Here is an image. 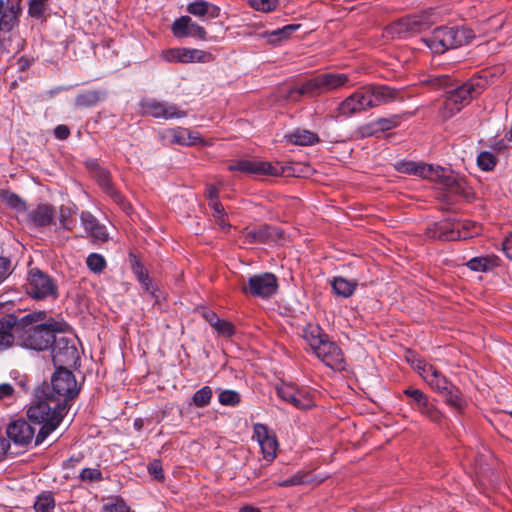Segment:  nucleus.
I'll return each instance as SVG.
<instances>
[{"instance_id":"f257e3e1","label":"nucleus","mask_w":512,"mask_h":512,"mask_svg":"<svg viewBox=\"0 0 512 512\" xmlns=\"http://www.w3.org/2000/svg\"><path fill=\"white\" fill-rule=\"evenodd\" d=\"M66 324L53 318L46 319L45 312L31 313L19 320V344L43 351L51 347L55 334L65 331Z\"/></svg>"},{"instance_id":"f03ea898","label":"nucleus","mask_w":512,"mask_h":512,"mask_svg":"<svg viewBox=\"0 0 512 512\" xmlns=\"http://www.w3.org/2000/svg\"><path fill=\"white\" fill-rule=\"evenodd\" d=\"M398 91L388 86L368 85L345 98L338 107L343 116H351L397 99Z\"/></svg>"},{"instance_id":"7ed1b4c3","label":"nucleus","mask_w":512,"mask_h":512,"mask_svg":"<svg viewBox=\"0 0 512 512\" xmlns=\"http://www.w3.org/2000/svg\"><path fill=\"white\" fill-rule=\"evenodd\" d=\"M66 404L56 402L53 395H46L30 405L27 417L32 424L40 425L35 437V445L41 444L62 422L66 413Z\"/></svg>"},{"instance_id":"20e7f679","label":"nucleus","mask_w":512,"mask_h":512,"mask_svg":"<svg viewBox=\"0 0 512 512\" xmlns=\"http://www.w3.org/2000/svg\"><path fill=\"white\" fill-rule=\"evenodd\" d=\"M303 338L315 355L329 368L337 371L345 369L342 350L323 333L318 325H308L303 331Z\"/></svg>"},{"instance_id":"39448f33","label":"nucleus","mask_w":512,"mask_h":512,"mask_svg":"<svg viewBox=\"0 0 512 512\" xmlns=\"http://www.w3.org/2000/svg\"><path fill=\"white\" fill-rule=\"evenodd\" d=\"M349 77L344 73H321L304 82L300 87L290 89L288 99L297 101L301 96L316 97L345 86Z\"/></svg>"},{"instance_id":"423d86ee","label":"nucleus","mask_w":512,"mask_h":512,"mask_svg":"<svg viewBox=\"0 0 512 512\" xmlns=\"http://www.w3.org/2000/svg\"><path fill=\"white\" fill-rule=\"evenodd\" d=\"M473 38V32L464 27H439L425 41L433 52L443 53L448 49L468 44Z\"/></svg>"},{"instance_id":"0eeeda50","label":"nucleus","mask_w":512,"mask_h":512,"mask_svg":"<svg viewBox=\"0 0 512 512\" xmlns=\"http://www.w3.org/2000/svg\"><path fill=\"white\" fill-rule=\"evenodd\" d=\"M27 281V291L32 298L37 300H54L58 297L56 280L39 268L30 269Z\"/></svg>"},{"instance_id":"6e6552de","label":"nucleus","mask_w":512,"mask_h":512,"mask_svg":"<svg viewBox=\"0 0 512 512\" xmlns=\"http://www.w3.org/2000/svg\"><path fill=\"white\" fill-rule=\"evenodd\" d=\"M52 391L47 395H53L56 402H63L66 405L68 401L76 397L79 393V387L74 374L66 368L59 367L51 378Z\"/></svg>"},{"instance_id":"1a4fd4ad","label":"nucleus","mask_w":512,"mask_h":512,"mask_svg":"<svg viewBox=\"0 0 512 512\" xmlns=\"http://www.w3.org/2000/svg\"><path fill=\"white\" fill-rule=\"evenodd\" d=\"M228 170L240 171L254 176H281L285 173V168L281 163L260 159H241L229 165Z\"/></svg>"},{"instance_id":"9d476101","label":"nucleus","mask_w":512,"mask_h":512,"mask_svg":"<svg viewBox=\"0 0 512 512\" xmlns=\"http://www.w3.org/2000/svg\"><path fill=\"white\" fill-rule=\"evenodd\" d=\"M433 16V11H425L421 14L402 18L390 26V33L401 38L422 32L434 23Z\"/></svg>"},{"instance_id":"9b49d317","label":"nucleus","mask_w":512,"mask_h":512,"mask_svg":"<svg viewBox=\"0 0 512 512\" xmlns=\"http://www.w3.org/2000/svg\"><path fill=\"white\" fill-rule=\"evenodd\" d=\"M278 281L272 273H261L249 277L247 284L242 285V291L254 297L269 298L276 293Z\"/></svg>"},{"instance_id":"f8f14e48","label":"nucleus","mask_w":512,"mask_h":512,"mask_svg":"<svg viewBox=\"0 0 512 512\" xmlns=\"http://www.w3.org/2000/svg\"><path fill=\"white\" fill-rule=\"evenodd\" d=\"M52 360L55 365H74L78 358L79 353L72 338L64 335H57L52 341Z\"/></svg>"},{"instance_id":"ddd939ff","label":"nucleus","mask_w":512,"mask_h":512,"mask_svg":"<svg viewBox=\"0 0 512 512\" xmlns=\"http://www.w3.org/2000/svg\"><path fill=\"white\" fill-rule=\"evenodd\" d=\"M139 105L143 114L154 118L170 120L184 118L187 115V113L181 110L177 105L161 102L153 98H143Z\"/></svg>"},{"instance_id":"4468645a","label":"nucleus","mask_w":512,"mask_h":512,"mask_svg":"<svg viewBox=\"0 0 512 512\" xmlns=\"http://www.w3.org/2000/svg\"><path fill=\"white\" fill-rule=\"evenodd\" d=\"M161 138L169 144L181 146L208 145V142H206L197 131L180 126L165 129L161 132Z\"/></svg>"},{"instance_id":"2eb2a0df","label":"nucleus","mask_w":512,"mask_h":512,"mask_svg":"<svg viewBox=\"0 0 512 512\" xmlns=\"http://www.w3.org/2000/svg\"><path fill=\"white\" fill-rule=\"evenodd\" d=\"M277 395L297 409H309L314 406L308 392L299 390L292 383H281L276 387Z\"/></svg>"},{"instance_id":"dca6fc26","label":"nucleus","mask_w":512,"mask_h":512,"mask_svg":"<svg viewBox=\"0 0 512 512\" xmlns=\"http://www.w3.org/2000/svg\"><path fill=\"white\" fill-rule=\"evenodd\" d=\"M253 438L258 442L263 458L268 462L277 456L278 441L275 434L264 424L257 423L253 426Z\"/></svg>"},{"instance_id":"f3484780","label":"nucleus","mask_w":512,"mask_h":512,"mask_svg":"<svg viewBox=\"0 0 512 512\" xmlns=\"http://www.w3.org/2000/svg\"><path fill=\"white\" fill-rule=\"evenodd\" d=\"M485 88V81L479 77L471 79L454 90L447 92V95L455 99L462 108L477 97Z\"/></svg>"},{"instance_id":"a211bd4d","label":"nucleus","mask_w":512,"mask_h":512,"mask_svg":"<svg viewBox=\"0 0 512 512\" xmlns=\"http://www.w3.org/2000/svg\"><path fill=\"white\" fill-rule=\"evenodd\" d=\"M171 30L176 38L192 37L205 40L207 35L205 28L194 22L189 16L177 18L173 22Z\"/></svg>"},{"instance_id":"6ab92c4d","label":"nucleus","mask_w":512,"mask_h":512,"mask_svg":"<svg viewBox=\"0 0 512 512\" xmlns=\"http://www.w3.org/2000/svg\"><path fill=\"white\" fill-rule=\"evenodd\" d=\"M8 438L17 445H28L35 439V428L31 422L18 419L11 422L6 429Z\"/></svg>"},{"instance_id":"aec40b11","label":"nucleus","mask_w":512,"mask_h":512,"mask_svg":"<svg viewBox=\"0 0 512 512\" xmlns=\"http://www.w3.org/2000/svg\"><path fill=\"white\" fill-rule=\"evenodd\" d=\"M246 243H269L276 242L283 237V232L274 226L260 225L252 229H245L243 233Z\"/></svg>"},{"instance_id":"412c9836","label":"nucleus","mask_w":512,"mask_h":512,"mask_svg":"<svg viewBox=\"0 0 512 512\" xmlns=\"http://www.w3.org/2000/svg\"><path fill=\"white\" fill-rule=\"evenodd\" d=\"M19 319L13 314H8L0 319V350L11 347L14 340L19 341Z\"/></svg>"},{"instance_id":"4be33fe9","label":"nucleus","mask_w":512,"mask_h":512,"mask_svg":"<svg viewBox=\"0 0 512 512\" xmlns=\"http://www.w3.org/2000/svg\"><path fill=\"white\" fill-rule=\"evenodd\" d=\"M22 0H7V8L0 14V30L3 32L12 31L19 23L22 13Z\"/></svg>"},{"instance_id":"5701e85b","label":"nucleus","mask_w":512,"mask_h":512,"mask_svg":"<svg viewBox=\"0 0 512 512\" xmlns=\"http://www.w3.org/2000/svg\"><path fill=\"white\" fill-rule=\"evenodd\" d=\"M187 12L202 19H215L220 15V8L210 2L197 0L187 5Z\"/></svg>"},{"instance_id":"b1692460","label":"nucleus","mask_w":512,"mask_h":512,"mask_svg":"<svg viewBox=\"0 0 512 512\" xmlns=\"http://www.w3.org/2000/svg\"><path fill=\"white\" fill-rule=\"evenodd\" d=\"M284 140L289 144L298 146H310L320 141L319 136L316 133L300 128L285 134Z\"/></svg>"},{"instance_id":"393cba45","label":"nucleus","mask_w":512,"mask_h":512,"mask_svg":"<svg viewBox=\"0 0 512 512\" xmlns=\"http://www.w3.org/2000/svg\"><path fill=\"white\" fill-rule=\"evenodd\" d=\"M29 218L36 226H47L51 224L54 219V210L52 206L48 204H41L30 212Z\"/></svg>"},{"instance_id":"a878e982","label":"nucleus","mask_w":512,"mask_h":512,"mask_svg":"<svg viewBox=\"0 0 512 512\" xmlns=\"http://www.w3.org/2000/svg\"><path fill=\"white\" fill-rule=\"evenodd\" d=\"M443 186L453 194L462 195L468 198L471 192L468 188L467 182L464 178L457 177L452 173H448L447 177L444 178Z\"/></svg>"},{"instance_id":"bb28decb","label":"nucleus","mask_w":512,"mask_h":512,"mask_svg":"<svg viewBox=\"0 0 512 512\" xmlns=\"http://www.w3.org/2000/svg\"><path fill=\"white\" fill-rule=\"evenodd\" d=\"M399 123V118L393 116L391 118H379L363 128L364 135H373L377 132H384L396 127Z\"/></svg>"},{"instance_id":"cd10ccee","label":"nucleus","mask_w":512,"mask_h":512,"mask_svg":"<svg viewBox=\"0 0 512 512\" xmlns=\"http://www.w3.org/2000/svg\"><path fill=\"white\" fill-rule=\"evenodd\" d=\"M299 27L300 25L298 24H289L270 32H264L262 36L266 38L269 43L276 45L282 42L283 40L288 39L290 35L293 32H295Z\"/></svg>"},{"instance_id":"c85d7f7f","label":"nucleus","mask_w":512,"mask_h":512,"mask_svg":"<svg viewBox=\"0 0 512 512\" xmlns=\"http://www.w3.org/2000/svg\"><path fill=\"white\" fill-rule=\"evenodd\" d=\"M331 285L335 294L343 298H348L354 293L357 282L338 276L332 280Z\"/></svg>"},{"instance_id":"c756f323","label":"nucleus","mask_w":512,"mask_h":512,"mask_svg":"<svg viewBox=\"0 0 512 512\" xmlns=\"http://www.w3.org/2000/svg\"><path fill=\"white\" fill-rule=\"evenodd\" d=\"M213 56L210 52L196 48L183 47V63H207L212 61Z\"/></svg>"},{"instance_id":"7c9ffc66","label":"nucleus","mask_w":512,"mask_h":512,"mask_svg":"<svg viewBox=\"0 0 512 512\" xmlns=\"http://www.w3.org/2000/svg\"><path fill=\"white\" fill-rule=\"evenodd\" d=\"M420 169V177L440 183L442 185L444 184V178H446L448 175L446 170L440 166L435 167L429 164H422Z\"/></svg>"},{"instance_id":"2f4dec72","label":"nucleus","mask_w":512,"mask_h":512,"mask_svg":"<svg viewBox=\"0 0 512 512\" xmlns=\"http://www.w3.org/2000/svg\"><path fill=\"white\" fill-rule=\"evenodd\" d=\"M55 499L51 492L44 491L40 493L34 502L35 512H54L55 511Z\"/></svg>"},{"instance_id":"473e14b6","label":"nucleus","mask_w":512,"mask_h":512,"mask_svg":"<svg viewBox=\"0 0 512 512\" xmlns=\"http://www.w3.org/2000/svg\"><path fill=\"white\" fill-rule=\"evenodd\" d=\"M466 265L473 271L486 272L489 269L497 266V258L488 256L475 257L470 259Z\"/></svg>"},{"instance_id":"72a5a7b5","label":"nucleus","mask_w":512,"mask_h":512,"mask_svg":"<svg viewBox=\"0 0 512 512\" xmlns=\"http://www.w3.org/2000/svg\"><path fill=\"white\" fill-rule=\"evenodd\" d=\"M441 395L445 398V401L449 406L459 411L462 410L466 404L462 397V393L453 384L445 390V392H442Z\"/></svg>"},{"instance_id":"f704fd0d","label":"nucleus","mask_w":512,"mask_h":512,"mask_svg":"<svg viewBox=\"0 0 512 512\" xmlns=\"http://www.w3.org/2000/svg\"><path fill=\"white\" fill-rule=\"evenodd\" d=\"M104 98V94L100 91L89 90L80 93L75 98V104L78 107H91L96 105Z\"/></svg>"},{"instance_id":"c9c22d12","label":"nucleus","mask_w":512,"mask_h":512,"mask_svg":"<svg viewBox=\"0 0 512 512\" xmlns=\"http://www.w3.org/2000/svg\"><path fill=\"white\" fill-rule=\"evenodd\" d=\"M431 373V379H429L427 384L439 394L445 392V390H447L452 385V383L438 370L432 371Z\"/></svg>"},{"instance_id":"e433bc0d","label":"nucleus","mask_w":512,"mask_h":512,"mask_svg":"<svg viewBox=\"0 0 512 512\" xmlns=\"http://www.w3.org/2000/svg\"><path fill=\"white\" fill-rule=\"evenodd\" d=\"M213 392L209 386H204L193 395V403L197 407H205L210 404Z\"/></svg>"},{"instance_id":"4c0bfd02","label":"nucleus","mask_w":512,"mask_h":512,"mask_svg":"<svg viewBox=\"0 0 512 512\" xmlns=\"http://www.w3.org/2000/svg\"><path fill=\"white\" fill-rule=\"evenodd\" d=\"M219 191L214 185H208L206 188V196L209 199V207L215 211V214L223 212V206L218 199Z\"/></svg>"},{"instance_id":"58836bf2","label":"nucleus","mask_w":512,"mask_h":512,"mask_svg":"<svg viewBox=\"0 0 512 512\" xmlns=\"http://www.w3.org/2000/svg\"><path fill=\"white\" fill-rule=\"evenodd\" d=\"M461 109L462 105H459L455 99L447 95L440 113L444 119H448L453 117Z\"/></svg>"},{"instance_id":"ea45409f","label":"nucleus","mask_w":512,"mask_h":512,"mask_svg":"<svg viewBox=\"0 0 512 512\" xmlns=\"http://www.w3.org/2000/svg\"><path fill=\"white\" fill-rule=\"evenodd\" d=\"M496 163V157L488 151H482L477 157V165L483 171H491Z\"/></svg>"},{"instance_id":"a19ab883","label":"nucleus","mask_w":512,"mask_h":512,"mask_svg":"<svg viewBox=\"0 0 512 512\" xmlns=\"http://www.w3.org/2000/svg\"><path fill=\"white\" fill-rule=\"evenodd\" d=\"M48 0H28V14L33 18H41L47 10Z\"/></svg>"},{"instance_id":"79ce46f5","label":"nucleus","mask_w":512,"mask_h":512,"mask_svg":"<svg viewBox=\"0 0 512 512\" xmlns=\"http://www.w3.org/2000/svg\"><path fill=\"white\" fill-rule=\"evenodd\" d=\"M422 164L413 161H400L395 164V168L400 173L420 176Z\"/></svg>"},{"instance_id":"37998d69","label":"nucleus","mask_w":512,"mask_h":512,"mask_svg":"<svg viewBox=\"0 0 512 512\" xmlns=\"http://www.w3.org/2000/svg\"><path fill=\"white\" fill-rule=\"evenodd\" d=\"M73 214H74V211L71 207L64 206V205L60 207L58 219H59L61 226L64 229H68V230L72 229V227L74 225V220L72 218Z\"/></svg>"},{"instance_id":"c03bdc74","label":"nucleus","mask_w":512,"mask_h":512,"mask_svg":"<svg viewBox=\"0 0 512 512\" xmlns=\"http://www.w3.org/2000/svg\"><path fill=\"white\" fill-rule=\"evenodd\" d=\"M160 56L169 63H183V47L163 50Z\"/></svg>"},{"instance_id":"a18cd8bd","label":"nucleus","mask_w":512,"mask_h":512,"mask_svg":"<svg viewBox=\"0 0 512 512\" xmlns=\"http://www.w3.org/2000/svg\"><path fill=\"white\" fill-rule=\"evenodd\" d=\"M241 401V396L234 390H223L219 394V402L225 406H236Z\"/></svg>"},{"instance_id":"49530a36","label":"nucleus","mask_w":512,"mask_h":512,"mask_svg":"<svg viewBox=\"0 0 512 512\" xmlns=\"http://www.w3.org/2000/svg\"><path fill=\"white\" fill-rule=\"evenodd\" d=\"M86 263L88 268L95 273L102 272L106 266V261L104 257L97 253L90 254L87 258Z\"/></svg>"},{"instance_id":"de8ad7c7","label":"nucleus","mask_w":512,"mask_h":512,"mask_svg":"<svg viewBox=\"0 0 512 512\" xmlns=\"http://www.w3.org/2000/svg\"><path fill=\"white\" fill-rule=\"evenodd\" d=\"M248 2L253 9L261 12L273 11L278 5V0H248Z\"/></svg>"},{"instance_id":"09e8293b","label":"nucleus","mask_w":512,"mask_h":512,"mask_svg":"<svg viewBox=\"0 0 512 512\" xmlns=\"http://www.w3.org/2000/svg\"><path fill=\"white\" fill-rule=\"evenodd\" d=\"M414 368L417 370L419 375L426 381V383L429 381V379H431V372L437 371V369L434 366L422 360H417L416 363L414 364Z\"/></svg>"},{"instance_id":"8fccbe9b","label":"nucleus","mask_w":512,"mask_h":512,"mask_svg":"<svg viewBox=\"0 0 512 512\" xmlns=\"http://www.w3.org/2000/svg\"><path fill=\"white\" fill-rule=\"evenodd\" d=\"M133 271L136 274L139 282L144 287V289L146 291H149L151 280H150L148 274L146 273L144 267L141 264L137 263L136 265L133 266Z\"/></svg>"},{"instance_id":"3c124183","label":"nucleus","mask_w":512,"mask_h":512,"mask_svg":"<svg viewBox=\"0 0 512 512\" xmlns=\"http://www.w3.org/2000/svg\"><path fill=\"white\" fill-rule=\"evenodd\" d=\"M3 199L7 205H9L10 207H12L18 211L25 209V203L22 201V199L18 195L14 194V193L6 192L3 195Z\"/></svg>"},{"instance_id":"603ef678","label":"nucleus","mask_w":512,"mask_h":512,"mask_svg":"<svg viewBox=\"0 0 512 512\" xmlns=\"http://www.w3.org/2000/svg\"><path fill=\"white\" fill-rule=\"evenodd\" d=\"M304 475L301 472H297L291 477L282 480V481H274L273 484L278 487H290L304 483Z\"/></svg>"},{"instance_id":"864d4df0","label":"nucleus","mask_w":512,"mask_h":512,"mask_svg":"<svg viewBox=\"0 0 512 512\" xmlns=\"http://www.w3.org/2000/svg\"><path fill=\"white\" fill-rule=\"evenodd\" d=\"M80 479L82 481H100L102 480V473L97 468H85L80 473Z\"/></svg>"},{"instance_id":"5fc2aeb1","label":"nucleus","mask_w":512,"mask_h":512,"mask_svg":"<svg viewBox=\"0 0 512 512\" xmlns=\"http://www.w3.org/2000/svg\"><path fill=\"white\" fill-rule=\"evenodd\" d=\"M148 472L151 476H153L154 479L158 480V481H163L164 480V473H163V468H162V464H161V461L160 460H153L152 462H150L148 464Z\"/></svg>"},{"instance_id":"6e6d98bb","label":"nucleus","mask_w":512,"mask_h":512,"mask_svg":"<svg viewBox=\"0 0 512 512\" xmlns=\"http://www.w3.org/2000/svg\"><path fill=\"white\" fill-rule=\"evenodd\" d=\"M105 512H129V507L121 499H116L113 503H108L103 507Z\"/></svg>"},{"instance_id":"4d7b16f0","label":"nucleus","mask_w":512,"mask_h":512,"mask_svg":"<svg viewBox=\"0 0 512 512\" xmlns=\"http://www.w3.org/2000/svg\"><path fill=\"white\" fill-rule=\"evenodd\" d=\"M215 329L226 337H230L234 334V326L225 320H217V322H215Z\"/></svg>"},{"instance_id":"13d9d810","label":"nucleus","mask_w":512,"mask_h":512,"mask_svg":"<svg viewBox=\"0 0 512 512\" xmlns=\"http://www.w3.org/2000/svg\"><path fill=\"white\" fill-rule=\"evenodd\" d=\"M11 272L12 268L10 259L0 257V285L7 279Z\"/></svg>"},{"instance_id":"bf43d9fd","label":"nucleus","mask_w":512,"mask_h":512,"mask_svg":"<svg viewBox=\"0 0 512 512\" xmlns=\"http://www.w3.org/2000/svg\"><path fill=\"white\" fill-rule=\"evenodd\" d=\"M89 235L95 240L99 242H105L108 240V232L104 225L98 224L94 227L92 231H90Z\"/></svg>"},{"instance_id":"052dcab7","label":"nucleus","mask_w":512,"mask_h":512,"mask_svg":"<svg viewBox=\"0 0 512 512\" xmlns=\"http://www.w3.org/2000/svg\"><path fill=\"white\" fill-rule=\"evenodd\" d=\"M81 222L87 233H90V231L99 224L96 218L89 212H83L81 214Z\"/></svg>"},{"instance_id":"680f3d73","label":"nucleus","mask_w":512,"mask_h":512,"mask_svg":"<svg viewBox=\"0 0 512 512\" xmlns=\"http://www.w3.org/2000/svg\"><path fill=\"white\" fill-rule=\"evenodd\" d=\"M404 394L411 399L410 405L413 407V409L415 408L417 403H419L425 396V394L421 390L413 388L406 389L404 391Z\"/></svg>"},{"instance_id":"e2e57ef3","label":"nucleus","mask_w":512,"mask_h":512,"mask_svg":"<svg viewBox=\"0 0 512 512\" xmlns=\"http://www.w3.org/2000/svg\"><path fill=\"white\" fill-rule=\"evenodd\" d=\"M423 415L428 417L431 421L439 423L441 422L443 415L442 413L431 403L430 406L424 411Z\"/></svg>"},{"instance_id":"0e129e2a","label":"nucleus","mask_w":512,"mask_h":512,"mask_svg":"<svg viewBox=\"0 0 512 512\" xmlns=\"http://www.w3.org/2000/svg\"><path fill=\"white\" fill-rule=\"evenodd\" d=\"M423 415L428 417L431 421L439 423L441 422L443 415L442 413L431 403L430 406L424 411Z\"/></svg>"},{"instance_id":"69168bd1","label":"nucleus","mask_w":512,"mask_h":512,"mask_svg":"<svg viewBox=\"0 0 512 512\" xmlns=\"http://www.w3.org/2000/svg\"><path fill=\"white\" fill-rule=\"evenodd\" d=\"M97 177H98L99 184L104 189H106L107 192H110L112 190V187L110 184L109 173L106 170L101 169V170H99Z\"/></svg>"},{"instance_id":"338daca9","label":"nucleus","mask_w":512,"mask_h":512,"mask_svg":"<svg viewBox=\"0 0 512 512\" xmlns=\"http://www.w3.org/2000/svg\"><path fill=\"white\" fill-rule=\"evenodd\" d=\"M14 394V388L12 385L8 383H3L0 385V401L11 398Z\"/></svg>"},{"instance_id":"774afa93","label":"nucleus","mask_w":512,"mask_h":512,"mask_svg":"<svg viewBox=\"0 0 512 512\" xmlns=\"http://www.w3.org/2000/svg\"><path fill=\"white\" fill-rule=\"evenodd\" d=\"M503 252L512 260V232L503 241Z\"/></svg>"}]
</instances>
